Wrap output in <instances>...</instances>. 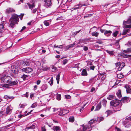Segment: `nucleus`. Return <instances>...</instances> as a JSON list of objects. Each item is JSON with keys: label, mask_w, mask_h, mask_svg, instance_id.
<instances>
[{"label": "nucleus", "mask_w": 131, "mask_h": 131, "mask_svg": "<svg viewBox=\"0 0 131 131\" xmlns=\"http://www.w3.org/2000/svg\"><path fill=\"white\" fill-rule=\"evenodd\" d=\"M120 100L115 99L111 101L110 102V105L111 106L115 107V108L117 110H114L115 112L120 111L121 110V108L122 104Z\"/></svg>", "instance_id": "f257e3e1"}, {"label": "nucleus", "mask_w": 131, "mask_h": 131, "mask_svg": "<svg viewBox=\"0 0 131 131\" xmlns=\"http://www.w3.org/2000/svg\"><path fill=\"white\" fill-rule=\"evenodd\" d=\"M18 16V15L15 14L12 15V17L9 20L10 24L9 23H7L9 27L13 28L15 24H17L19 20Z\"/></svg>", "instance_id": "f03ea898"}, {"label": "nucleus", "mask_w": 131, "mask_h": 131, "mask_svg": "<svg viewBox=\"0 0 131 131\" xmlns=\"http://www.w3.org/2000/svg\"><path fill=\"white\" fill-rule=\"evenodd\" d=\"M95 119H94L91 120L89 122L87 126L86 127L84 125H82L79 130L80 131H90L92 127V126L93 123H94L96 121H95Z\"/></svg>", "instance_id": "7ed1b4c3"}, {"label": "nucleus", "mask_w": 131, "mask_h": 131, "mask_svg": "<svg viewBox=\"0 0 131 131\" xmlns=\"http://www.w3.org/2000/svg\"><path fill=\"white\" fill-rule=\"evenodd\" d=\"M131 17L128 18L127 21H124L123 27H131Z\"/></svg>", "instance_id": "20e7f679"}, {"label": "nucleus", "mask_w": 131, "mask_h": 131, "mask_svg": "<svg viewBox=\"0 0 131 131\" xmlns=\"http://www.w3.org/2000/svg\"><path fill=\"white\" fill-rule=\"evenodd\" d=\"M44 2V6L46 8H48L51 6V0H42Z\"/></svg>", "instance_id": "39448f33"}, {"label": "nucleus", "mask_w": 131, "mask_h": 131, "mask_svg": "<svg viewBox=\"0 0 131 131\" xmlns=\"http://www.w3.org/2000/svg\"><path fill=\"white\" fill-rule=\"evenodd\" d=\"M8 83L6 84L5 87L6 88H9V86H12L14 85H17L18 83V82L17 81H11L10 80L8 81Z\"/></svg>", "instance_id": "423d86ee"}, {"label": "nucleus", "mask_w": 131, "mask_h": 131, "mask_svg": "<svg viewBox=\"0 0 131 131\" xmlns=\"http://www.w3.org/2000/svg\"><path fill=\"white\" fill-rule=\"evenodd\" d=\"M9 77H7L6 76H4L2 78L1 80V82L2 83L3 82L5 83H7L8 84V82H9L8 81L9 80Z\"/></svg>", "instance_id": "0eeeda50"}, {"label": "nucleus", "mask_w": 131, "mask_h": 131, "mask_svg": "<svg viewBox=\"0 0 131 131\" xmlns=\"http://www.w3.org/2000/svg\"><path fill=\"white\" fill-rule=\"evenodd\" d=\"M11 69L12 72L15 74H17L18 73V68L16 66H12Z\"/></svg>", "instance_id": "6e6552de"}, {"label": "nucleus", "mask_w": 131, "mask_h": 131, "mask_svg": "<svg viewBox=\"0 0 131 131\" xmlns=\"http://www.w3.org/2000/svg\"><path fill=\"white\" fill-rule=\"evenodd\" d=\"M11 106L10 105L8 106L6 108V111L5 114V115L7 116L8 115L10 114L12 112V109L10 108Z\"/></svg>", "instance_id": "1a4fd4ad"}, {"label": "nucleus", "mask_w": 131, "mask_h": 131, "mask_svg": "<svg viewBox=\"0 0 131 131\" xmlns=\"http://www.w3.org/2000/svg\"><path fill=\"white\" fill-rule=\"evenodd\" d=\"M21 70L27 73H29L32 71V69L30 68H23Z\"/></svg>", "instance_id": "9d476101"}, {"label": "nucleus", "mask_w": 131, "mask_h": 131, "mask_svg": "<svg viewBox=\"0 0 131 131\" xmlns=\"http://www.w3.org/2000/svg\"><path fill=\"white\" fill-rule=\"evenodd\" d=\"M38 1V0H32V2L33 4H30L29 3H27L29 7V8L31 9L32 8L34 7L35 6V5L34 4V3L35 2H36Z\"/></svg>", "instance_id": "9b49d317"}, {"label": "nucleus", "mask_w": 131, "mask_h": 131, "mask_svg": "<svg viewBox=\"0 0 131 131\" xmlns=\"http://www.w3.org/2000/svg\"><path fill=\"white\" fill-rule=\"evenodd\" d=\"M131 121L128 120L124 122L125 126L126 127H128L131 125Z\"/></svg>", "instance_id": "f8f14e48"}, {"label": "nucleus", "mask_w": 131, "mask_h": 131, "mask_svg": "<svg viewBox=\"0 0 131 131\" xmlns=\"http://www.w3.org/2000/svg\"><path fill=\"white\" fill-rule=\"evenodd\" d=\"M51 19L45 20L43 22V23L46 26H48L51 24Z\"/></svg>", "instance_id": "ddd939ff"}, {"label": "nucleus", "mask_w": 131, "mask_h": 131, "mask_svg": "<svg viewBox=\"0 0 131 131\" xmlns=\"http://www.w3.org/2000/svg\"><path fill=\"white\" fill-rule=\"evenodd\" d=\"M85 5V4L82 5L80 3H79L78 5L74 6V7H75L72 8V9H73V10L74 9H79L80 7H81Z\"/></svg>", "instance_id": "4468645a"}, {"label": "nucleus", "mask_w": 131, "mask_h": 131, "mask_svg": "<svg viewBox=\"0 0 131 131\" xmlns=\"http://www.w3.org/2000/svg\"><path fill=\"white\" fill-rule=\"evenodd\" d=\"M130 99H129V98L128 97H123V98L122 99V101L124 102H128L130 101Z\"/></svg>", "instance_id": "2eb2a0df"}, {"label": "nucleus", "mask_w": 131, "mask_h": 131, "mask_svg": "<svg viewBox=\"0 0 131 131\" xmlns=\"http://www.w3.org/2000/svg\"><path fill=\"white\" fill-rule=\"evenodd\" d=\"M104 118L102 117H97L95 119V121H96V122H100L102 121L104 119Z\"/></svg>", "instance_id": "dca6fc26"}, {"label": "nucleus", "mask_w": 131, "mask_h": 131, "mask_svg": "<svg viewBox=\"0 0 131 131\" xmlns=\"http://www.w3.org/2000/svg\"><path fill=\"white\" fill-rule=\"evenodd\" d=\"M101 103H99L97 104V105L96 107V108L95 109V111H98L101 108Z\"/></svg>", "instance_id": "f3484780"}, {"label": "nucleus", "mask_w": 131, "mask_h": 131, "mask_svg": "<svg viewBox=\"0 0 131 131\" xmlns=\"http://www.w3.org/2000/svg\"><path fill=\"white\" fill-rule=\"evenodd\" d=\"M48 88V86L46 84H43L41 87V90L42 91H45Z\"/></svg>", "instance_id": "a211bd4d"}, {"label": "nucleus", "mask_w": 131, "mask_h": 131, "mask_svg": "<svg viewBox=\"0 0 131 131\" xmlns=\"http://www.w3.org/2000/svg\"><path fill=\"white\" fill-rule=\"evenodd\" d=\"M120 54L121 56L124 58H128L129 57H130V55H128L123 53H121Z\"/></svg>", "instance_id": "6ab92c4d"}, {"label": "nucleus", "mask_w": 131, "mask_h": 131, "mask_svg": "<svg viewBox=\"0 0 131 131\" xmlns=\"http://www.w3.org/2000/svg\"><path fill=\"white\" fill-rule=\"evenodd\" d=\"M124 29L123 30V33H127L129 32L130 31V28L131 27H124Z\"/></svg>", "instance_id": "aec40b11"}, {"label": "nucleus", "mask_w": 131, "mask_h": 131, "mask_svg": "<svg viewBox=\"0 0 131 131\" xmlns=\"http://www.w3.org/2000/svg\"><path fill=\"white\" fill-rule=\"evenodd\" d=\"M81 75L83 76H86L88 75L87 72L85 69H83L81 73Z\"/></svg>", "instance_id": "412c9836"}, {"label": "nucleus", "mask_w": 131, "mask_h": 131, "mask_svg": "<svg viewBox=\"0 0 131 131\" xmlns=\"http://www.w3.org/2000/svg\"><path fill=\"white\" fill-rule=\"evenodd\" d=\"M125 88L126 89L127 93L131 94V89L127 85L125 86Z\"/></svg>", "instance_id": "4be33fe9"}, {"label": "nucleus", "mask_w": 131, "mask_h": 131, "mask_svg": "<svg viewBox=\"0 0 131 131\" xmlns=\"http://www.w3.org/2000/svg\"><path fill=\"white\" fill-rule=\"evenodd\" d=\"M6 13H8L11 12H15V10L12 8H9L6 10Z\"/></svg>", "instance_id": "5701e85b"}, {"label": "nucleus", "mask_w": 131, "mask_h": 131, "mask_svg": "<svg viewBox=\"0 0 131 131\" xmlns=\"http://www.w3.org/2000/svg\"><path fill=\"white\" fill-rule=\"evenodd\" d=\"M124 52L128 53L131 52V48H127L126 50H124L123 51Z\"/></svg>", "instance_id": "b1692460"}, {"label": "nucleus", "mask_w": 131, "mask_h": 131, "mask_svg": "<svg viewBox=\"0 0 131 131\" xmlns=\"http://www.w3.org/2000/svg\"><path fill=\"white\" fill-rule=\"evenodd\" d=\"M117 96L119 98H121L122 97V96L121 94V91L120 90H119L116 93Z\"/></svg>", "instance_id": "393cba45"}, {"label": "nucleus", "mask_w": 131, "mask_h": 131, "mask_svg": "<svg viewBox=\"0 0 131 131\" xmlns=\"http://www.w3.org/2000/svg\"><path fill=\"white\" fill-rule=\"evenodd\" d=\"M97 29L96 27H93L90 29V32H92V33H97V32H95Z\"/></svg>", "instance_id": "a878e982"}, {"label": "nucleus", "mask_w": 131, "mask_h": 131, "mask_svg": "<svg viewBox=\"0 0 131 131\" xmlns=\"http://www.w3.org/2000/svg\"><path fill=\"white\" fill-rule=\"evenodd\" d=\"M53 129L54 131H59L60 130V127L58 126H54Z\"/></svg>", "instance_id": "bb28decb"}, {"label": "nucleus", "mask_w": 131, "mask_h": 131, "mask_svg": "<svg viewBox=\"0 0 131 131\" xmlns=\"http://www.w3.org/2000/svg\"><path fill=\"white\" fill-rule=\"evenodd\" d=\"M4 98L7 99H14V97L11 96H9L7 95H5L4 96Z\"/></svg>", "instance_id": "cd10ccee"}, {"label": "nucleus", "mask_w": 131, "mask_h": 131, "mask_svg": "<svg viewBox=\"0 0 131 131\" xmlns=\"http://www.w3.org/2000/svg\"><path fill=\"white\" fill-rule=\"evenodd\" d=\"M120 27L117 26H114V29L115 30H116L114 33H118L119 31H118V30L119 29Z\"/></svg>", "instance_id": "c85d7f7f"}, {"label": "nucleus", "mask_w": 131, "mask_h": 131, "mask_svg": "<svg viewBox=\"0 0 131 131\" xmlns=\"http://www.w3.org/2000/svg\"><path fill=\"white\" fill-rule=\"evenodd\" d=\"M56 99L59 101L61 99V95L59 94H56Z\"/></svg>", "instance_id": "c756f323"}, {"label": "nucleus", "mask_w": 131, "mask_h": 131, "mask_svg": "<svg viewBox=\"0 0 131 131\" xmlns=\"http://www.w3.org/2000/svg\"><path fill=\"white\" fill-rule=\"evenodd\" d=\"M60 73H59L58 75L56 76V78L57 80V83L58 84L59 83L60 79Z\"/></svg>", "instance_id": "7c9ffc66"}, {"label": "nucleus", "mask_w": 131, "mask_h": 131, "mask_svg": "<svg viewBox=\"0 0 131 131\" xmlns=\"http://www.w3.org/2000/svg\"><path fill=\"white\" fill-rule=\"evenodd\" d=\"M106 51L111 55H113L114 54V52L112 51H110L108 50H106Z\"/></svg>", "instance_id": "2f4dec72"}, {"label": "nucleus", "mask_w": 131, "mask_h": 131, "mask_svg": "<svg viewBox=\"0 0 131 131\" xmlns=\"http://www.w3.org/2000/svg\"><path fill=\"white\" fill-rule=\"evenodd\" d=\"M68 61V60L67 59H65L63 60L62 62V64L63 65H65L67 64Z\"/></svg>", "instance_id": "473e14b6"}, {"label": "nucleus", "mask_w": 131, "mask_h": 131, "mask_svg": "<svg viewBox=\"0 0 131 131\" xmlns=\"http://www.w3.org/2000/svg\"><path fill=\"white\" fill-rule=\"evenodd\" d=\"M112 113V111L110 110H107L105 112V113L107 114V116H108L111 115Z\"/></svg>", "instance_id": "72a5a7b5"}, {"label": "nucleus", "mask_w": 131, "mask_h": 131, "mask_svg": "<svg viewBox=\"0 0 131 131\" xmlns=\"http://www.w3.org/2000/svg\"><path fill=\"white\" fill-rule=\"evenodd\" d=\"M69 120L70 122H73L74 120V117L73 116L70 117L69 118Z\"/></svg>", "instance_id": "f704fd0d"}, {"label": "nucleus", "mask_w": 131, "mask_h": 131, "mask_svg": "<svg viewBox=\"0 0 131 131\" xmlns=\"http://www.w3.org/2000/svg\"><path fill=\"white\" fill-rule=\"evenodd\" d=\"M115 97L114 96L112 95H110L107 98V99L109 100H111L115 99Z\"/></svg>", "instance_id": "c9c22d12"}, {"label": "nucleus", "mask_w": 131, "mask_h": 131, "mask_svg": "<svg viewBox=\"0 0 131 131\" xmlns=\"http://www.w3.org/2000/svg\"><path fill=\"white\" fill-rule=\"evenodd\" d=\"M107 101L105 100H103L102 102V105L105 107H106Z\"/></svg>", "instance_id": "e433bc0d"}, {"label": "nucleus", "mask_w": 131, "mask_h": 131, "mask_svg": "<svg viewBox=\"0 0 131 131\" xmlns=\"http://www.w3.org/2000/svg\"><path fill=\"white\" fill-rule=\"evenodd\" d=\"M53 77H52L50 80L49 82L48 83L51 86H52L53 84Z\"/></svg>", "instance_id": "4c0bfd02"}, {"label": "nucleus", "mask_w": 131, "mask_h": 131, "mask_svg": "<svg viewBox=\"0 0 131 131\" xmlns=\"http://www.w3.org/2000/svg\"><path fill=\"white\" fill-rule=\"evenodd\" d=\"M100 31L102 33H103L104 32H105V33H110V32H111V31H105V30H103L101 29L100 30Z\"/></svg>", "instance_id": "58836bf2"}, {"label": "nucleus", "mask_w": 131, "mask_h": 131, "mask_svg": "<svg viewBox=\"0 0 131 131\" xmlns=\"http://www.w3.org/2000/svg\"><path fill=\"white\" fill-rule=\"evenodd\" d=\"M28 93V92H26L25 94L22 95L21 96L22 97H26L27 98L29 95Z\"/></svg>", "instance_id": "ea45409f"}, {"label": "nucleus", "mask_w": 131, "mask_h": 131, "mask_svg": "<svg viewBox=\"0 0 131 131\" xmlns=\"http://www.w3.org/2000/svg\"><path fill=\"white\" fill-rule=\"evenodd\" d=\"M84 42L83 39H80L79 41V42L78 43V44L82 43H84Z\"/></svg>", "instance_id": "a19ab883"}, {"label": "nucleus", "mask_w": 131, "mask_h": 131, "mask_svg": "<svg viewBox=\"0 0 131 131\" xmlns=\"http://www.w3.org/2000/svg\"><path fill=\"white\" fill-rule=\"evenodd\" d=\"M117 77L119 79H121L124 76L121 74H118L117 75Z\"/></svg>", "instance_id": "79ce46f5"}, {"label": "nucleus", "mask_w": 131, "mask_h": 131, "mask_svg": "<svg viewBox=\"0 0 131 131\" xmlns=\"http://www.w3.org/2000/svg\"><path fill=\"white\" fill-rule=\"evenodd\" d=\"M25 63L24 61H22L20 63V66L22 67L25 66Z\"/></svg>", "instance_id": "37998d69"}, {"label": "nucleus", "mask_w": 131, "mask_h": 131, "mask_svg": "<svg viewBox=\"0 0 131 131\" xmlns=\"http://www.w3.org/2000/svg\"><path fill=\"white\" fill-rule=\"evenodd\" d=\"M29 127V129H34L35 128L36 126L35 125L33 124L32 126Z\"/></svg>", "instance_id": "c03bdc74"}, {"label": "nucleus", "mask_w": 131, "mask_h": 131, "mask_svg": "<svg viewBox=\"0 0 131 131\" xmlns=\"http://www.w3.org/2000/svg\"><path fill=\"white\" fill-rule=\"evenodd\" d=\"M25 63L26 66H28L30 65V62L28 61H24Z\"/></svg>", "instance_id": "a18cd8bd"}, {"label": "nucleus", "mask_w": 131, "mask_h": 131, "mask_svg": "<svg viewBox=\"0 0 131 131\" xmlns=\"http://www.w3.org/2000/svg\"><path fill=\"white\" fill-rule=\"evenodd\" d=\"M27 77V76L26 75L23 74L21 78L23 79V80H26V78Z\"/></svg>", "instance_id": "49530a36"}, {"label": "nucleus", "mask_w": 131, "mask_h": 131, "mask_svg": "<svg viewBox=\"0 0 131 131\" xmlns=\"http://www.w3.org/2000/svg\"><path fill=\"white\" fill-rule=\"evenodd\" d=\"M58 115L60 116H63L64 115V113L63 111L62 110V111H61L59 113Z\"/></svg>", "instance_id": "de8ad7c7"}, {"label": "nucleus", "mask_w": 131, "mask_h": 131, "mask_svg": "<svg viewBox=\"0 0 131 131\" xmlns=\"http://www.w3.org/2000/svg\"><path fill=\"white\" fill-rule=\"evenodd\" d=\"M63 112L64 114V115L68 113L69 112V110H63Z\"/></svg>", "instance_id": "09e8293b"}, {"label": "nucleus", "mask_w": 131, "mask_h": 131, "mask_svg": "<svg viewBox=\"0 0 131 131\" xmlns=\"http://www.w3.org/2000/svg\"><path fill=\"white\" fill-rule=\"evenodd\" d=\"M63 46L62 45H60L59 46H56L55 45L54 46V48H61L63 47Z\"/></svg>", "instance_id": "8fccbe9b"}, {"label": "nucleus", "mask_w": 131, "mask_h": 131, "mask_svg": "<svg viewBox=\"0 0 131 131\" xmlns=\"http://www.w3.org/2000/svg\"><path fill=\"white\" fill-rule=\"evenodd\" d=\"M115 66L116 67L119 66H120V67L121 66V64L120 62H118L115 63Z\"/></svg>", "instance_id": "3c124183"}, {"label": "nucleus", "mask_w": 131, "mask_h": 131, "mask_svg": "<svg viewBox=\"0 0 131 131\" xmlns=\"http://www.w3.org/2000/svg\"><path fill=\"white\" fill-rule=\"evenodd\" d=\"M41 130L42 131H46V129L45 126L42 127H41Z\"/></svg>", "instance_id": "603ef678"}, {"label": "nucleus", "mask_w": 131, "mask_h": 131, "mask_svg": "<svg viewBox=\"0 0 131 131\" xmlns=\"http://www.w3.org/2000/svg\"><path fill=\"white\" fill-rule=\"evenodd\" d=\"M99 34V33H91V34L92 36L97 37L98 36Z\"/></svg>", "instance_id": "864d4df0"}, {"label": "nucleus", "mask_w": 131, "mask_h": 131, "mask_svg": "<svg viewBox=\"0 0 131 131\" xmlns=\"http://www.w3.org/2000/svg\"><path fill=\"white\" fill-rule=\"evenodd\" d=\"M37 106L36 104V103H34L32 104L31 106V107L34 108L36 107Z\"/></svg>", "instance_id": "5fc2aeb1"}, {"label": "nucleus", "mask_w": 131, "mask_h": 131, "mask_svg": "<svg viewBox=\"0 0 131 131\" xmlns=\"http://www.w3.org/2000/svg\"><path fill=\"white\" fill-rule=\"evenodd\" d=\"M24 15V14H22L19 16V18L21 20L22 19Z\"/></svg>", "instance_id": "6e6d98bb"}, {"label": "nucleus", "mask_w": 131, "mask_h": 131, "mask_svg": "<svg viewBox=\"0 0 131 131\" xmlns=\"http://www.w3.org/2000/svg\"><path fill=\"white\" fill-rule=\"evenodd\" d=\"M63 20L61 17H58L57 18V20H60V21H59V22H60L62 21Z\"/></svg>", "instance_id": "4d7b16f0"}, {"label": "nucleus", "mask_w": 131, "mask_h": 131, "mask_svg": "<svg viewBox=\"0 0 131 131\" xmlns=\"http://www.w3.org/2000/svg\"><path fill=\"white\" fill-rule=\"evenodd\" d=\"M32 10V13L35 14L36 13V12L37 9L36 8L33 10Z\"/></svg>", "instance_id": "13d9d810"}, {"label": "nucleus", "mask_w": 131, "mask_h": 131, "mask_svg": "<svg viewBox=\"0 0 131 131\" xmlns=\"http://www.w3.org/2000/svg\"><path fill=\"white\" fill-rule=\"evenodd\" d=\"M65 98L67 99H70L71 98V96L69 95H65Z\"/></svg>", "instance_id": "bf43d9fd"}, {"label": "nucleus", "mask_w": 131, "mask_h": 131, "mask_svg": "<svg viewBox=\"0 0 131 131\" xmlns=\"http://www.w3.org/2000/svg\"><path fill=\"white\" fill-rule=\"evenodd\" d=\"M83 50L85 51H86L88 50V47L86 46H84Z\"/></svg>", "instance_id": "052dcab7"}, {"label": "nucleus", "mask_w": 131, "mask_h": 131, "mask_svg": "<svg viewBox=\"0 0 131 131\" xmlns=\"http://www.w3.org/2000/svg\"><path fill=\"white\" fill-rule=\"evenodd\" d=\"M26 115H18V116L19 118H21L22 117H24L25 116H26Z\"/></svg>", "instance_id": "680f3d73"}, {"label": "nucleus", "mask_w": 131, "mask_h": 131, "mask_svg": "<svg viewBox=\"0 0 131 131\" xmlns=\"http://www.w3.org/2000/svg\"><path fill=\"white\" fill-rule=\"evenodd\" d=\"M8 44H10V45H11V46H8V44H7V45H6L7 46V47L8 48H10V47H11L12 45H13V44L11 42H8Z\"/></svg>", "instance_id": "e2e57ef3"}, {"label": "nucleus", "mask_w": 131, "mask_h": 131, "mask_svg": "<svg viewBox=\"0 0 131 131\" xmlns=\"http://www.w3.org/2000/svg\"><path fill=\"white\" fill-rule=\"evenodd\" d=\"M115 131H121V130L119 128H117V127H115Z\"/></svg>", "instance_id": "0e129e2a"}, {"label": "nucleus", "mask_w": 131, "mask_h": 131, "mask_svg": "<svg viewBox=\"0 0 131 131\" xmlns=\"http://www.w3.org/2000/svg\"><path fill=\"white\" fill-rule=\"evenodd\" d=\"M12 125V124H10L9 125H7V126H4V127H3L4 128H7V127H9Z\"/></svg>", "instance_id": "69168bd1"}, {"label": "nucleus", "mask_w": 131, "mask_h": 131, "mask_svg": "<svg viewBox=\"0 0 131 131\" xmlns=\"http://www.w3.org/2000/svg\"><path fill=\"white\" fill-rule=\"evenodd\" d=\"M75 45V43H73V44L69 45L70 48L73 47Z\"/></svg>", "instance_id": "338daca9"}, {"label": "nucleus", "mask_w": 131, "mask_h": 131, "mask_svg": "<svg viewBox=\"0 0 131 131\" xmlns=\"http://www.w3.org/2000/svg\"><path fill=\"white\" fill-rule=\"evenodd\" d=\"M26 27L25 26H24L22 28V29L19 31L20 32H22L23 30L25 29Z\"/></svg>", "instance_id": "774afa93"}]
</instances>
